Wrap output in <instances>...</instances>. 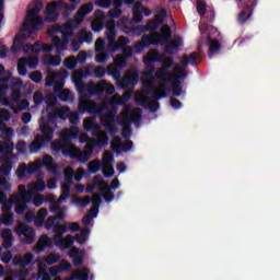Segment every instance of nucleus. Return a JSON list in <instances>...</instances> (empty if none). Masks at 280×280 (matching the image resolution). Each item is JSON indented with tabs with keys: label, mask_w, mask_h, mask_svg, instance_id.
<instances>
[{
	"label": "nucleus",
	"mask_w": 280,
	"mask_h": 280,
	"mask_svg": "<svg viewBox=\"0 0 280 280\" xmlns=\"http://www.w3.org/2000/svg\"><path fill=\"white\" fill-rule=\"evenodd\" d=\"M220 47H222V45L220 44V42L218 39L210 42L209 58H213V55L218 54V51H220Z\"/></svg>",
	"instance_id": "a18cd8bd"
},
{
	"label": "nucleus",
	"mask_w": 280,
	"mask_h": 280,
	"mask_svg": "<svg viewBox=\"0 0 280 280\" xmlns=\"http://www.w3.org/2000/svg\"><path fill=\"white\" fill-rule=\"evenodd\" d=\"M51 163H54V158L46 154L43 156V161L39 164V167H47L48 170H51Z\"/></svg>",
	"instance_id": "bf43d9fd"
},
{
	"label": "nucleus",
	"mask_w": 280,
	"mask_h": 280,
	"mask_svg": "<svg viewBox=\"0 0 280 280\" xmlns=\"http://www.w3.org/2000/svg\"><path fill=\"white\" fill-rule=\"evenodd\" d=\"M30 80L34 82L35 84H40L43 82V72L42 71H33L30 74Z\"/></svg>",
	"instance_id": "13d9d810"
},
{
	"label": "nucleus",
	"mask_w": 280,
	"mask_h": 280,
	"mask_svg": "<svg viewBox=\"0 0 280 280\" xmlns=\"http://www.w3.org/2000/svg\"><path fill=\"white\" fill-rule=\"evenodd\" d=\"M69 39L62 36L61 38L59 36H52L50 40L57 54H62V51H67V47H69Z\"/></svg>",
	"instance_id": "6ab92c4d"
},
{
	"label": "nucleus",
	"mask_w": 280,
	"mask_h": 280,
	"mask_svg": "<svg viewBox=\"0 0 280 280\" xmlns=\"http://www.w3.org/2000/svg\"><path fill=\"white\" fill-rule=\"evenodd\" d=\"M43 8V2L36 1L35 7L27 12L26 21L23 23L21 30V37L15 36L13 39V46L11 47L12 54H18L19 48H16V45L21 49L23 47V39L31 38L34 32H38V25H43V19L38 15V12H40Z\"/></svg>",
	"instance_id": "f257e3e1"
},
{
	"label": "nucleus",
	"mask_w": 280,
	"mask_h": 280,
	"mask_svg": "<svg viewBox=\"0 0 280 280\" xmlns=\"http://www.w3.org/2000/svg\"><path fill=\"white\" fill-rule=\"evenodd\" d=\"M162 61H163V55H161L159 50L149 51L144 57V62H162Z\"/></svg>",
	"instance_id": "473e14b6"
},
{
	"label": "nucleus",
	"mask_w": 280,
	"mask_h": 280,
	"mask_svg": "<svg viewBox=\"0 0 280 280\" xmlns=\"http://www.w3.org/2000/svg\"><path fill=\"white\" fill-rule=\"evenodd\" d=\"M141 8H143V3L141 1H138L133 4V13H132V20L136 24L141 23L143 21V13L141 11Z\"/></svg>",
	"instance_id": "cd10ccee"
},
{
	"label": "nucleus",
	"mask_w": 280,
	"mask_h": 280,
	"mask_svg": "<svg viewBox=\"0 0 280 280\" xmlns=\"http://www.w3.org/2000/svg\"><path fill=\"white\" fill-rule=\"evenodd\" d=\"M96 62L98 65H104V62H106L108 60V54L106 52V50H103V51H100L97 55H96Z\"/></svg>",
	"instance_id": "69168bd1"
},
{
	"label": "nucleus",
	"mask_w": 280,
	"mask_h": 280,
	"mask_svg": "<svg viewBox=\"0 0 280 280\" xmlns=\"http://www.w3.org/2000/svg\"><path fill=\"white\" fill-rule=\"evenodd\" d=\"M197 12L199 16L207 14V2H197Z\"/></svg>",
	"instance_id": "774afa93"
},
{
	"label": "nucleus",
	"mask_w": 280,
	"mask_h": 280,
	"mask_svg": "<svg viewBox=\"0 0 280 280\" xmlns=\"http://www.w3.org/2000/svg\"><path fill=\"white\" fill-rule=\"evenodd\" d=\"M12 172V161L8 158L1 165H0V174L5 178Z\"/></svg>",
	"instance_id": "f704fd0d"
},
{
	"label": "nucleus",
	"mask_w": 280,
	"mask_h": 280,
	"mask_svg": "<svg viewBox=\"0 0 280 280\" xmlns=\"http://www.w3.org/2000/svg\"><path fill=\"white\" fill-rule=\"evenodd\" d=\"M58 113L56 112V103H47L46 113L43 112L40 121L49 126H56L58 121Z\"/></svg>",
	"instance_id": "f8f14e48"
},
{
	"label": "nucleus",
	"mask_w": 280,
	"mask_h": 280,
	"mask_svg": "<svg viewBox=\"0 0 280 280\" xmlns=\"http://www.w3.org/2000/svg\"><path fill=\"white\" fill-rule=\"evenodd\" d=\"M31 261H34V255L32 253H26L18 260V264L21 268H25V266H30Z\"/></svg>",
	"instance_id": "a19ab883"
},
{
	"label": "nucleus",
	"mask_w": 280,
	"mask_h": 280,
	"mask_svg": "<svg viewBox=\"0 0 280 280\" xmlns=\"http://www.w3.org/2000/svg\"><path fill=\"white\" fill-rule=\"evenodd\" d=\"M69 258L72 259L74 266H82L84 264V250L72 247L69 252Z\"/></svg>",
	"instance_id": "b1692460"
},
{
	"label": "nucleus",
	"mask_w": 280,
	"mask_h": 280,
	"mask_svg": "<svg viewBox=\"0 0 280 280\" xmlns=\"http://www.w3.org/2000/svg\"><path fill=\"white\" fill-rule=\"evenodd\" d=\"M19 75H27V58L22 57L18 61Z\"/></svg>",
	"instance_id": "58836bf2"
},
{
	"label": "nucleus",
	"mask_w": 280,
	"mask_h": 280,
	"mask_svg": "<svg viewBox=\"0 0 280 280\" xmlns=\"http://www.w3.org/2000/svg\"><path fill=\"white\" fill-rule=\"evenodd\" d=\"M135 25H137V23L133 20H130L126 16L121 18L118 21V27L119 30H121V32H124V34H132Z\"/></svg>",
	"instance_id": "4be33fe9"
},
{
	"label": "nucleus",
	"mask_w": 280,
	"mask_h": 280,
	"mask_svg": "<svg viewBox=\"0 0 280 280\" xmlns=\"http://www.w3.org/2000/svg\"><path fill=\"white\" fill-rule=\"evenodd\" d=\"M18 235L23 237L24 244H34V237H36V231L25 224H20L16 229Z\"/></svg>",
	"instance_id": "4468645a"
},
{
	"label": "nucleus",
	"mask_w": 280,
	"mask_h": 280,
	"mask_svg": "<svg viewBox=\"0 0 280 280\" xmlns=\"http://www.w3.org/2000/svg\"><path fill=\"white\" fill-rule=\"evenodd\" d=\"M54 242L55 246H58V248H67V240H65L63 235L55 234Z\"/></svg>",
	"instance_id": "603ef678"
},
{
	"label": "nucleus",
	"mask_w": 280,
	"mask_h": 280,
	"mask_svg": "<svg viewBox=\"0 0 280 280\" xmlns=\"http://www.w3.org/2000/svg\"><path fill=\"white\" fill-rule=\"evenodd\" d=\"M113 161H115V156L110 151H106L103 155V163L104 165L110 166L113 165Z\"/></svg>",
	"instance_id": "0e129e2a"
},
{
	"label": "nucleus",
	"mask_w": 280,
	"mask_h": 280,
	"mask_svg": "<svg viewBox=\"0 0 280 280\" xmlns=\"http://www.w3.org/2000/svg\"><path fill=\"white\" fill-rule=\"evenodd\" d=\"M105 108L106 105L97 104L95 101H88L82 96L79 98V109H81L82 113H89V115H102Z\"/></svg>",
	"instance_id": "1a4fd4ad"
},
{
	"label": "nucleus",
	"mask_w": 280,
	"mask_h": 280,
	"mask_svg": "<svg viewBox=\"0 0 280 280\" xmlns=\"http://www.w3.org/2000/svg\"><path fill=\"white\" fill-rule=\"evenodd\" d=\"M60 78V72H48V75L46 77V86H52L56 83V80H59Z\"/></svg>",
	"instance_id": "37998d69"
},
{
	"label": "nucleus",
	"mask_w": 280,
	"mask_h": 280,
	"mask_svg": "<svg viewBox=\"0 0 280 280\" xmlns=\"http://www.w3.org/2000/svg\"><path fill=\"white\" fill-rule=\"evenodd\" d=\"M59 261H60V255H59V254L50 253V254L46 257V264H47V266H54V264H58Z\"/></svg>",
	"instance_id": "4d7b16f0"
},
{
	"label": "nucleus",
	"mask_w": 280,
	"mask_h": 280,
	"mask_svg": "<svg viewBox=\"0 0 280 280\" xmlns=\"http://www.w3.org/2000/svg\"><path fill=\"white\" fill-rule=\"evenodd\" d=\"M106 90V80L100 81L97 84L90 82L88 84V93L89 95H98L102 96L104 95Z\"/></svg>",
	"instance_id": "a211bd4d"
},
{
	"label": "nucleus",
	"mask_w": 280,
	"mask_h": 280,
	"mask_svg": "<svg viewBox=\"0 0 280 280\" xmlns=\"http://www.w3.org/2000/svg\"><path fill=\"white\" fill-rule=\"evenodd\" d=\"M110 149L113 152H121V139L119 137H114L112 139Z\"/></svg>",
	"instance_id": "864d4df0"
},
{
	"label": "nucleus",
	"mask_w": 280,
	"mask_h": 280,
	"mask_svg": "<svg viewBox=\"0 0 280 280\" xmlns=\"http://www.w3.org/2000/svg\"><path fill=\"white\" fill-rule=\"evenodd\" d=\"M61 191H62V194L59 196L60 202H62V200H67L69 198V196H71V188H69L68 185H62Z\"/></svg>",
	"instance_id": "052dcab7"
},
{
	"label": "nucleus",
	"mask_w": 280,
	"mask_h": 280,
	"mask_svg": "<svg viewBox=\"0 0 280 280\" xmlns=\"http://www.w3.org/2000/svg\"><path fill=\"white\" fill-rule=\"evenodd\" d=\"M58 10H66V12H73L75 4H67L63 1H54L46 5V23H56L60 13Z\"/></svg>",
	"instance_id": "423d86ee"
},
{
	"label": "nucleus",
	"mask_w": 280,
	"mask_h": 280,
	"mask_svg": "<svg viewBox=\"0 0 280 280\" xmlns=\"http://www.w3.org/2000/svg\"><path fill=\"white\" fill-rule=\"evenodd\" d=\"M95 5L98 8H104V10L114 8L107 12L109 19H119L121 16V5H124V0H95Z\"/></svg>",
	"instance_id": "6e6552de"
},
{
	"label": "nucleus",
	"mask_w": 280,
	"mask_h": 280,
	"mask_svg": "<svg viewBox=\"0 0 280 280\" xmlns=\"http://www.w3.org/2000/svg\"><path fill=\"white\" fill-rule=\"evenodd\" d=\"M93 71L95 73L94 78H98V79H102L107 73V70L106 68H104V66H97L96 68L94 67Z\"/></svg>",
	"instance_id": "680f3d73"
},
{
	"label": "nucleus",
	"mask_w": 280,
	"mask_h": 280,
	"mask_svg": "<svg viewBox=\"0 0 280 280\" xmlns=\"http://www.w3.org/2000/svg\"><path fill=\"white\" fill-rule=\"evenodd\" d=\"M101 167L102 163H100V160H93L88 165V172H90V174H97V171L101 170Z\"/></svg>",
	"instance_id": "3c124183"
},
{
	"label": "nucleus",
	"mask_w": 280,
	"mask_h": 280,
	"mask_svg": "<svg viewBox=\"0 0 280 280\" xmlns=\"http://www.w3.org/2000/svg\"><path fill=\"white\" fill-rule=\"evenodd\" d=\"M56 113L59 119L65 120V119H69V116L71 115V109L69 108V106H63L59 109L56 107Z\"/></svg>",
	"instance_id": "79ce46f5"
},
{
	"label": "nucleus",
	"mask_w": 280,
	"mask_h": 280,
	"mask_svg": "<svg viewBox=\"0 0 280 280\" xmlns=\"http://www.w3.org/2000/svg\"><path fill=\"white\" fill-rule=\"evenodd\" d=\"M1 238L3 240V248H10L14 244V235L12 230L7 228L1 231Z\"/></svg>",
	"instance_id": "a878e982"
},
{
	"label": "nucleus",
	"mask_w": 280,
	"mask_h": 280,
	"mask_svg": "<svg viewBox=\"0 0 280 280\" xmlns=\"http://www.w3.org/2000/svg\"><path fill=\"white\" fill-rule=\"evenodd\" d=\"M63 178H65L66 183L62 185H67L69 188H71V186L73 185V168H69V170L65 171Z\"/></svg>",
	"instance_id": "8fccbe9b"
},
{
	"label": "nucleus",
	"mask_w": 280,
	"mask_h": 280,
	"mask_svg": "<svg viewBox=\"0 0 280 280\" xmlns=\"http://www.w3.org/2000/svg\"><path fill=\"white\" fill-rule=\"evenodd\" d=\"M52 231L55 235H65V233L69 231V226L67 224L60 225V221H57V223L52 228Z\"/></svg>",
	"instance_id": "de8ad7c7"
},
{
	"label": "nucleus",
	"mask_w": 280,
	"mask_h": 280,
	"mask_svg": "<svg viewBox=\"0 0 280 280\" xmlns=\"http://www.w3.org/2000/svg\"><path fill=\"white\" fill-rule=\"evenodd\" d=\"M58 222L56 221V217L50 215L48 217V219L44 222V226L45 229H47V231H51V229H54V226H56Z\"/></svg>",
	"instance_id": "e2e57ef3"
},
{
	"label": "nucleus",
	"mask_w": 280,
	"mask_h": 280,
	"mask_svg": "<svg viewBox=\"0 0 280 280\" xmlns=\"http://www.w3.org/2000/svg\"><path fill=\"white\" fill-rule=\"evenodd\" d=\"M168 45L165 46L166 54H178V49L183 47V39L180 37H175L172 42H167Z\"/></svg>",
	"instance_id": "bb28decb"
},
{
	"label": "nucleus",
	"mask_w": 280,
	"mask_h": 280,
	"mask_svg": "<svg viewBox=\"0 0 280 280\" xmlns=\"http://www.w3.org/2000/svg\"><path fill=\"white\" fill-rule=\"evenodd\" d=\"M198 58V54L191 52L190 55H185L180 60V66H175V73H182L187 77V66L191 65L192 67H198V62L196 61Z\"/></svg>",
	"instance_id": "9b49d317"
},
{
	"label": "nucleus",
	"mask_w": 280,
	"mask_h": 280,
	"mask_svg": "<svg viewBox=\"0 0 280 280\" xmlns=\"http://www.w3.org/2000/svg\"><path fill=\"white\" fill-rule=\"evenodd\" d=\"M24 51H31V54H38L43 51V44L40 42H36L33 45L32 44H26L24 46Z\"/></svg>",
	"instance_id": "4c0bfd02"
},
{
	"label": "nucleus",
	"mask_w": 280,
	"mask_h": 280,
	"mask_svg": "<svg viewBox=\"0 0 280 280\" xmlns=\"http://www.w3.org/2000/svg\"><path fill=\"white\" fill-rule=\"evenodd\" d=\"M138 83H139V73L133 72L131 74H126L118 82V86H120V89H128V86H137Z\"/></svg>",
	"instance_id": "f3484780"
},
{
	"label": "nucleus",
	"mask_w": 280,
	"mask_h": 280,
	"mask_svg": "<svg viewBox=\"0 0 280 280\" xmlns=\"http://www.w3.org/2000/svg\"><path fill=\"white\" fill-rule=\"evenodd\" d=\"M90 153L86 151H80L75 147H68V152L63 153L62 156H69V159H77L78 161H81V163H85V161H89Z\"/></svg>",
	"instance_id": "2eb2a0df"
},
{
	"label": "nucleus",
	"mask_w": 280,
	"mask_h": 280,
	"mask_svg": "<svg viewBox=\"0 0 280 280\" xmlns=\"http://www.w3.org/2000/svg\"><path fill=\"white\" fill-rule=\"evenodd\" d=\"M52 244L54 241H51V238L47 234H42L34 246V250L35 253L40 254L45 250V248L51 247Z\"/></svg>",
	"instance_id": "aec40b11"
},
{
	"label": "nucleus",
	"mask_w": 280,
	"mask_h": 280,
	"mask_svg": "<svg viewBox=\"0 0 280 280\" xmlns=\"http://www.w3.org/2000/svg\"><path fill=\"white\" fill-rule=\"evenodd\" d=\"M186 78V74L178 73L164 81H161L159 84V91L153 92V100H163V97H167V90L165 89L167 84H172L173 95L175 97H180V95H183V82L180 80H185Z\"/></svg>",
	"instance_id": "f03ea898"
},
{
	"label": "nucleus",
	"mask_w": 280,
	"mask_h": 280,
	"mask_svg": "<svg viewBox=\"0 0 280 280\" xmlns=\"http://www.w3.org/2000/svg\"><path fill=\"white\" fill-rule=\"evenodd\" d=\"M40 136H37L38 138H42L44 143L47 145V143H51V140L54 139V128H51L49 125L40 122Z\"/></svg>",
	"instance_id": "5701e85b"
},
{
	"label": "nucleus",
	"mask_w": 280,
	"mask_h": 280,
	"mask_svg": "<svg viewBox=\"0 0 280 280\" xmlns=\"http://www.w3.org/2000/svg\"><path fill=\"white\" fill-rule=\"evenodd\" d=\"M107 74L112 75V78H114L117 82H121V72L119 71V69H117V67H107Z\"/></svg>",
	"instance_id": "49530a36"
},
{
	"label": "nucleus",
	"mask_w": 280,
	"mask_h": 280,
	"mask_svg": "<svg viewBox=\"0 0 280 280\" xmlns=\"http://www.w3.org/2000/svg\"><path fill=\"white\" fill-rule=\"evenodd\" d=\"M138 104H140V106H147V108H149L151 113H156V110H159V108L161 107L159 100L154 98V102H152L148 96L139 98Z\"/></svg>",
	"instance_id": "393cba45"
},
{
	"label": "nucleus",
	"mask_w": 280,
	"mask_h": 280,
	"mask_svg": "<svg viewBox=\"0 0 280 280\" xmlns=\"http://www.w3.org/2000/svg\"><path fill=\"white\" fill-rule=\"evenodd\" d=\"M127 45H130V39L126 36H119L118 42L114 43L110 51H119V49H124V47H127Z\"/></svg>",
	"instance_id": "c756f323"
},
{
	"label": "nucleus",
	"mask_w": 280,
	"mask_h": 280,
	"mask_svg": "<svg viewBox=\"0 0 280 280\" xmlns=\"http://www.w3.org/2000/svg\"><path fill=\"white\" fill-rule=\"evenodd\" d=\"M154 71H156V67H154L153 63H148L147 71L144 72V78H150L151 80L156 79V72L154 73Z\"/></svg>",
	"instance_id": "5fc2aeb1"
},
{
	"label": "nucleus",
	"mask_w": 280,
	"mask_h": 280,
	"mask_svg": "<svg viewBox=\"0 0 280 280\" xmlns=\"http://www.w3.org/2000/svg\"><path fill=\"white\" fill-rule=\"evenodd\" d=\"M47 145L43 138H38V136L35 137L34 141L31 142L28 150L31 154H36L42 148H45Z\"/></svg>",
	"instance_id": "c85d7f7f"
},
{
	"label": "nucleus",
	"mask_w": 280,
	"mask_h": 280,
	"mask_svg": "<svg viewBox=\"0 0 280 280\" xmlns=\"http://www.w3.org/2000/svg\"><path fill=\"white\" fill-rule=\"evenodd\" d=\"M106 38L108 40V48L112 49L114 43L117 42V31H107Z\"/></svg>",
	"instance_id": "6e6d98bb"
},
{
	"label": "nucleus",
	"mask_w": 280,
	"mask_h": 280,
	"mask_svg": "<svg viewBox=\"0 0 280 280\" xmlns=\"http://www.w3.org/2000/svg\"><path fill=\"white\" fill-rule=\"evenodd\" d=\"M14 152V142L1 141L0 142V154H12Z\"/></svg>",
	"instance_id": "72a5a7b5"
},
{
	"label": "nucleus",
	"mask_w": 280,
	"mask_h": 280,
	"mask_svg": "<svg viewBox=\"0 0 280 280\" xmlns=\"http://www.w3.org/2000/svg\"><path fill=\"white\" fill-rule=\"evenodd\" d=\"M95 51H106V42L103 38H98L95 42Z\"/></svg>",
	"instance_id": "338daca9"
},
{
	"label": "nucleus",
	"mask_w": 280,
	"mask_h": 280,
	"mask_svg": "<svg viewBox=\"0 0 280 280\" xmlns=\"http://www.w3.org/2000/svg\"><path fill=\"white\" fill-rule=\"evenodd\" d=\"M96 136V145L100 148H105V145H108V133L97 131Z\"/></svg>",
	"instance_id": "ea45409f"
},
{
	"label": "nucleus",
	"mask_w": 280,
	"mask_h": 280,
	"mask_svg": "<svg viewBox=\"0 0 280 280\" xmlns=\"http://www.w3.org/2000/svg\"><path fill=\"white\" fill-rule=\"evenodd\" d=\"M72 80L74 82V86L75 89L80 92L83 93L84 91H86L89 93V85L86 86V84L84 83V81H82V77H77L75 74H72Z\"/></svg>",
	"instance_id": "c9c22d12"
},
{
	"label": "nucleus",
	"mask_w": 280,
	"mask_h": 280,
	"mask_svg": "<svg viewBox=\"0 0 280 280\" xmlns=\"http://www.w3.org/2000/svg\"><path fill=\"white\" fill-rule=\"evenodd\" d=\"M143 115V109L137 108H127L122 115V124L125 127L121 131V137L124 139H128L130 135H132V129H130V125L139 124L141 121V117Z\"/></svg>",
	"instance_id": "20e7f679"
},
{
	"label": "nucleus",
	"mask_w": 280,
	"mask_h": 280,
	"mask_svg": "<svg viewBox=\"0 0 280 280\" xmlns=\"http://www.w3.org/2000/svg\"><path fill=\"white\" fill-rule=\"evenodd\" d=\"M162 67L159 68L158 70H155V78L156 80H161V82L165 81V80H170V78H172L173 75H178L174 74L172 72H170V69H172V67H174V58L173 57H167L165 59H162Z\"/></svg>",
	"instance_id": "9d476101"
},
{
	"label": "nucleus",
	"mask_w": 280,
	"mask_h": 280,
	"mask_svg": "<svg viewBox=\"0 0 280 280\" xmlns=\"http://www.w3.org/2000/svg\"><path fill=\"white\" fill-rule=\"evenodd\" d=\"M79 40L80 43H88V45H91V43H93V33L86 32L85 28L80 30Z\"/></svg>",
	"instance_id": "e433bc0d"
},
{
	"label": "nucleus",
	"mask_w": 280,
	"mask_h": 280,
	"mask_svg": "<svg viewBox=\"0 0 280 280\" xmlns=\"http://www.w3.org/2000/svg\"><path fill=\"white\" fill-rule=\"evenodd\" d=\"M93 16L95 18V20L92 21L93 32H102V30H104L106 14H104V11L102 10H96Z\"/></svg>",
	"instance_id": "dca6fc26"
},
{
	"label": "nucleus",
	"mask_w": 280,
	"mask_h": 280,
	"mask_svg": "<svg viewBox=\"0 0 280 280\" xmlns=\"http://www.w3.org/2000/svg\"><path fill=\"white\" fill-rule=\"evenodd\" d=\"M83 128L86 132H92V135H95V131L100 130V125L95 124V120L93 118H88L83 121Z\"/></svg>",
	"instance_id": "7c9ffc66"
},
{
	"label": "nucleus",
	"mask_w": 280,
	"mask_h": 280,
	"mask_svg": "<svg viewBox=\"0 0 280 280\" xmlns=\"http://www.w3.org/2000/svg\"><path fill=\"white\" fill-rule=\"evenodd\" d=\"M81 22H79L75 18L68 20L65 24L61 25V37L67 40H71L73 38L74 30L80 27Z\"/></svg>",
	"instance_id": "ddd939ff"
},
{
	"label": "nucleus",
	"mask_w": 280,
	"mask_h": 280,
	"mask_svg": "<svg viewBox=\"0 0 280 280\" xmlns=\"http://www.w3.org/2000/svg\"><path fill=\"white\" fill-rule=\"evenodd\" d=\"M170 40H172V28L170 25H166L164 33H154L152 36L143 35L140 43L147 48L150 47V45H165L170 43Z\"/></svg>",
	"instance_id": "0eeeda50"
},
{
	"label": "nucleus",
	"mask_w": 280,
	"mask_h": 280,
	"mask_svg": "<svg viewBox=\"0 0 280 280\" xmlns=\"http://www.w3.org/2000/svg\"><path fill=\"white\" fill-rule=\"evenodd\" d=\"M19 191L12 195V202L15 206V213L23 215L27 211V205L32 202V190H28L25 185L18 187Z\"/></svg>",
	"instance_id": "7ed1b4c3"
},
{
	"label": "nucleus",
	"mask_w": 280,
	"mask_h": 280,
	"mask_svg": "<svg viewBox=\"0 0 280 280\" xmlns=\"http://www.w3.org/2000/svg\"><path fill=\"white\" fill-rule=\"evenodd\" d=\"M93 69H95V66H89L84 70H77L73 73V75H77V78H81V80H83V78H90L91 72L93 71Z\"/></svg>",
	"instance_id": "c03bdc74"
},
{
	"label": "nucleus",
	"mask_w": 280,
	"mask_h": 280,
	"mask_svg": "<svg viewBox=\"0 0 280 280\" xmlns=\"http://www.w3.org/2000/svg\"><path fill=\"white\" fill-rule=\"evenodd\" d=\"M93 2H88L83 5L80 7V9L77 11V13L74 14V19L79 22V23H83L84 19L88 14H91L92 10H93Z\"/></svg>",
	"instance_id": "412c9836"
},
{
	"label": "nucleus",
	"mask_w": 280,
	"mask_h": 280,
	"mask_svg": "<svg viewBox=\"0 0 280 280\" xmlns=\"http://www.w3.org/2000/svg\"><path fill=\"white\" fill-rule=\"evenodd\" d=\"M63 66L66 67V69L72 71V69H75V67H78V59L73 56L68 57L65 59Z\"/></svg>",
	"instance_id": "09e8293b"
},
{
	"label": "nucleus",
	"mask_w": 280,
	"mask_h": 280,
	"mask_svg": "<svg viewBox=\"0 0 280 280\" xmlns=\"http://www.w3.org/2000/svg\"><path fill=\"white\" fill-rule=\"evenodd\" d=\"M250 16H253V5L248 4L240 12L238 22L244 24L247 19H250Z\"/></svg>",
	"instance_id": "2f4dec72"
},
{
	"label": "nucleus",
	"mask_w": 280,
	"mask_h": 280,
	"mask_svg": "<svg viewBox=\"0 0 280 280\" xmlns=\"http://www.w3.org/2000/svg\"><path fill=\"white\" fill-rule=\"evenodd\" d=\"M73 139L68 128H65L60 135L59 139L50 142V148L52 154L57 156H62L66 152H69V147L74 148L70 141Z\"/></svg>",
	"instance_id": "39448f33"
}]
</instances>
